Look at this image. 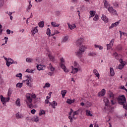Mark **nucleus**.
Instances as JSON below:
<instances>
[{
	"mask_svg": "<svg viewBox=\"0 0 127 127\" xmlns=\"http://www.w3.org/2000/svg\"><path fill=\"white\" fill-rule=\"evenodd\" d=\"M35 99L36 98V95L35 94H34L33 95H30V93H27L26 95V103L27 104V106L28 108H29V109H33V104H32V99Z\"/></svg>",
	"mask_w": 127,
	"mask_h": 127,
	"instance_id": "nucleus-1",
	"label": "nucleus"
},
{
	"mask_svg": "<svg viewBox=\"0 0 127 127\" xmlns=\"http://www.w3.org/2000/svg\"><path fill=\"white\" fill-rule=\"evenodd\" d=\"M117 100L120 105L123 106V108L127 110V104L126 105L125 104H126V103H127V99H126V97L125 96V95H122L119 96Z\"/></svg>",
	"mask_w": 127,
	"mask_h": 127,
	"instance_id": "nucleus-2",
	"label": "nucleus"
},
{
	"mask_svg": "<svg viewBox=\"0 0 127 127\" xmlns=\"http://www.w3.org/2000/svg\"><path fill=\"white\" fill-rule=\"evenodd\" d=\"M84 41H85V40L83 38H80L78 39L76 42V46H78L79 48H87V47H86V46H84L82 45V44L84 43Z\"/></svg>",
	"mask_w": 127,
	"mask_h": 127,
	"instance_id": "nucleus-3",
	"label": "nucleus"
},
{
	"mask_svg": "<svg viewBox=\"0 0 127 127\" xmlns=\"http://www.w3.org/2000/svg\"><path fill=\"white\" fill-rule=\"evenodd\" d=\"M61 67L62 68V69H63L64 72H65V73H69V69H67V67H66V66L65 65V64H63L64 63V62H65V61H64V59L63 58H62L61 59Z\"/></svg>",
	"mask_w": 127,
	"mask_h": 127,
	"instance_id": "nucleus-4",
	"label": "nucleus"
},
{
	"mask_svg": "<svg viewBox=\"0 0 127 127\" xmlns=\"http://www.w3.org/2000/svg\"><path fill=\"white\" fill-rule=\"evenodd\" d=\"M85 52V49L83 48H79L78 49V50H77V52H75V54L79 58H81V57L83 54H84V53Z\"/></svg>",
	"mask_w": 127,
	"mask_h": 127,
	"instance_id": "nucleus-5",
	"label": "nucleus"
},
{
	"mask_svg": "<svg viewBox=\"0 0 127 127\" xmlns=\"http://www.w3.org/2000/svg\"><path fill=\"white\" fill-rule=\"evenodd\" d=\"M108 10L110 12V13H112V14H117V11L113 7H109L108 8Z\"/></svg>",
	"mask_w": 127,
	"mask_h": 127,
	"instance_id": "nucleus-6",
	"label": "nucleus"
},
{
	"mask_svg": "<svg viewBox=\"0 0 127 127\" xmlns=\"http://www.w3.org/2000/svg\"><path fill=\"white\" fill-rule=\"evenodd\" d=\"M120 22H121V20H119L118 21H117L114 23H112L111 26L110 27H109V29H111L112 28H114V27H116L118 26V25H119V24H120Z\"/></svg>",
	"mask_w": 127,
	"mask_h": 127,
	"instance_id": "nucleus-7",
	"label": "nucleus"
},
{
	"mask_svg": "<svg viewBox=\"0 0 127 127\" xmlns=\"http://www.w3.org/2000/svg\"><path fill=\"white\" fill-rule=\"evenodd\" d=\"M106 94V90L103 89L100 92L98 93V97H103Z\"/></svg>",
	"mask_w": 127,
	"mask_h": 127,
	"instance_id": "nucleus-8",
	"label": "nucleus"
},
{
	"mask_svg": "<svg viewBox=\"0 0 127 127\" xmlns=\"http://www.w3.org/2000/svg\"><path fill=\"white\" fill-rule=\"evenodd\" d=\"M48 57L51 61L52 62H53L54 63H56V60H55V58L54 56H52L51 54H49Z\"/></svg>",
	"mask_w": 127,
	"mask_h": 127,
	"instance_id": "nucleus-9",
	"label": "nucleus"
},
{
	"mask_svg": "<svg viewBox=\"0 0 127 127\" xmlns=\"http://www.w3.org/2000/svg\"><path fill=\"white\" fill-rule=\"evenodd\" d=\"M104 102L105 104V107L104 108V110H107V107L110 106V101L108 98L104 99Z\"/></svg>",
	"mask_w": 127,
	"mask_h": 127,
	"instance_id": "nucleus-10",
	"label": "nucleus"
},
{
	"mask_svg": "<svg viewBox=\"0 0 127 127\" xmlns=\"http://www.w3.org/2000/svg\"><path fill=\"white\" fill-rule=\"evenodd\" d=\"M38 27V26H36V27L32 28L31 31V33L32 35H34L35 33H37V32H38V29H37Z\"/></svg>",
	"mask_w": 127,
	"mask_h": 127,
	"instance_id": "nucleus-11",
	"label": "nucleus"
},
{
	"mask_svg": "<svg viewBox=\"0 0 127 127\" xmlns=\"http://www.w3.org/2000/svg\"><path fill=\"white\" fill-rule=\"evenodd\" d=\"M36 67H37V69L39 71H41V70H44L43 67H45V65H41V64H37Z\"/></svg>",
	"mask_w": 127,
	"mask_h": 127,
	"instance_id": "nucleus-12",
	"label": "nucleus"
},
{
	"mask_svg": "<svg viewBox=\"0 0 127 127\" xmlns=\"http://www.w3.org/2000/svg\"><path fill=\"white\" fill-rule=\"evenodd\" d=\"M50 105L49 106H52V108L53 109H55L56 107V106H57V103H56V101H53L52 103L49 102Z\"/></svg>",
	"mask_w": 127,
	"mask_h": 127,
	"instance_id": "nucleus-13",
	"label": "nucleus"
},
{
	"mask_svg": "<svg viewBox=\"0 0 127 127\" xmlns=\"http://www.w3.org/2000/svg\"><path fill=\"white\" fill-rule=\"evenodd\" d=\"M114 42H115V39H112L110 41V44L107 45V48H109V47H113V46L114 45Z\"/></svg>",
	"mask_w": 127,
	"mask_h": 127,
	"instance_id": "nucleus-14",
	"label": "nucleus"
},
{
	"mask_svg": "<svg viewBox=\"0 0 127 127\" xmlns=\"http://www.w3.org/2000/svg\"><path fill=\"white\" fill-rule=\"evenodd\" d=\"M104 111H105V112H108L109 113H111L113 112V109H112V108L111 107V106H110V105H108L106 107V110L104 109Z\"/></svg>",
	"mask_w": 127,
	"mask_h": 127,
	"instance_id": "nucleus-15",
	"label": "nucleus"
},
{
	"mask_svg": "<svg viewBox=\"0 0 127 127\" xmlns=\"http://www.w3.org/2000/svg\"><path fill=\"white\" fill-rule=\"evenodd\" d=\"M102 19L104 21V22H109V19H108V17L106 16L105 15L103 14L102 16Z\"/></svg>",
	"mask_w": 127,
	"mask_h": 127,
	"instance_id": "nucleus-16",
	"label": "nucleus"
},
{
	"mask_svg": "<svg viewBox=\"0 0 127 127\" xmlns=\"http://www.w3.org/2000/svg\"><path fill=\"white\" fill-rule=\"evenodd\" d=\"M75 101H76V100L75 99L72 100V99H68L66 101V103L69 105H71V104H73V103H75Z\"/></svg>",
	"mask_w": 127,
	"mask_h": 127,
	"instance_id": "nucleus-17",
	"label": "nucleus"
},
{
	"mask_svg": "<svg viewBox=\"0 0 127 127\" xmlns=\"http://www.w3.org/2000/svg\"><path fill=\"white\" fill-rule=\"evenodd\" d=\"M23 82L27 81L26 85L27 86H28L29 88H31L32 87V84H31V82H29V80L28 79H26V80H23Z\"/></svg>",
	"mask_w": 127,
	"mask_h": 127,
	"instance_id": "nucleus-18",
	"label": "nucleus"
},
{
	"mask_svg": "<svg viewBox=\"0 0 127 127\" xmlns=\"http://www.w3.org/2000/svg\"><path fill=\"white\" fill-rule=\"evenodd\" d=\"M68 25V27L72 30V29H74V28H76V25L75 24L70 25V24L67 23Z\"/></svg>",
	"mask_w": 127,
	"mask_h": 127,
	"instance_id": "nucleus-19",
	"label": "nucleus"
},
{
	"mask_svg": "<svg viewBox=\"0 0 127 127\" xmlns=\"http://www.w3.org/2000/svg\"><path fill=\"white\" fill-rule=\"evenodd\" d=\"M0 101H1V103H2L3 105H4L5 98L3 97V96H2L1 95L0 96Z\"/></svg>",
	"mask_w": 127,
	"mask_h": 127,
	"instance_id": "nucleus-20",
	"label": "nucleus"
},
{
	"mask_svg": "<svg viewBox=\"0 0 127 127\" xmlns=\"http://www.w3.org/2000/svg\"><path fill=\"white\" fill-rule=\"evenodd\" d=\"M110 71L111 76H115V70L113 67L110 68Z\"/></svg>",
	"mask_w": 127,
	"mask_h": 127,
	"instance_id": "nucleus-21",
	"label": "nucleus"
},
{
	"mask_svg": "<svg viewBox=\"0 0 127 127\" xmlns=\"http://www.w3.org/2000/svg\"><path fill=\"white\" fill-rule=\"evenodd\" d=\"M67 93V91L65 90H62L61 92L62 96L63 98H65V95Z\"/></svg>",
	"mask_w": 127,
	"mask_h": 127,
	"instance_id": "nucleus-22",
	"label": "nucleus"
},
{
	"mask_svg": "<svg viewBox=\"0 0 127 127\" xmlns=\"http://www.w3.org/2000/svg\"><path fill=\"white\" fill-rule=\"evenodd\" d=\"M89 13H90V17H93L95 16V14H96V11H90Z\"/></svg>",
	"mask_w": 127,
	"mask_h": 127,
	"instance_id": "nucleus-23",
	"label": "nucleus"
},
{
	"mask_svg": "<svg viewBox=\"0 0 127 127\" xmlns=\"http://www.w3.org/2000/svg\"><path fill=\"white\" fill-rule=\"evenodd\" d=\"M39 27H44V21H42L38 23Z\"/></svg>",
	"mask_w": 127,
	"mask_h": 127,
	"instance_id": "nucleus-24",
	"label": "nucleus"
},
{
	"mask_svg": "<svg viewBox=\"0 0 127 127\" xmlns=\"http://www.w3.org/2000/svg\"><path fill=\"white\" fill-rule=\"evenodd\" d=\"M93 73L95 74V75H96V77H98L99 79L100 74H99V72H98V70H97V69L93 70Z\"/></svg>",
	"mask_w": 127,
	"mask_h": 127,
	"instance_id": "nucleus-25",
	"label": "nucleus"
},
{
	"mask_svg": "<svg viewBox=\"0 0 127 127\" xmlns=\"http://www.w3.org/2000/svg\"><path fill=\"white\" fill-rule=\"evenodd\" d=\"M51 24L53 26H54V27H58L60 25V24H56V23H55L54 22H52Z\"/></svg>",
	"mask_w": 127,
	"mask_h": 127,
	"instance_id": "nucleus-26",
	"label": "nucleus"
},
{
	"mask_svg": "<svg viewBox=\"0 0 127 127\" xmlns=\"http://www.w3.org/2000/svg\"><path fill=\"white\" fill-rule=\"evenodd\" d=\"M86 116H88L89 117H93V115L91 114V111L87 110H86Z\"/></svg>",
	"mask_w": 127,
	"mask_h": 127,
	"instance_id": "nucleus-27",
	"label": "nucleus"
},
{
	"mask_svg": "<svg viewBox=\"0 0 127 127\" xmlns=\"http://www.w3.org/2000/svg\"><path fill=\"white\" fill-rule=\"evenodd\" d=\"M46 34H47V35L49 36H51V31L49 28H48L47 30Z\"/></svg>",
	"mask_w": 127,
	"mask_h": 127,
	"instance_id": "nucleus-28",
	"label": "nucleus"
},
{
	"mask_svg": "<svg viewBox=\"0 0 127 127\" xmlns=\"http://www.w3.org/2000/svg\"><path fill=\"white\" fill-rule=\"evenodd\" d=\"M31 120L32 122H35L36 123H37L39 121V119H38V117H36V118H31Z\"/></svg>",
	"mask_w": 127,
	"mask_h": 127,
	"instance_id": "nucleus-29",
	"label": "nucleus"
},
{
	"mask_svg": "<svg viewBox=\"0 0 127 127\" xmlns=\"http://www.w3.org/2000/svg\"><path fill=\"white\" fill-rule=\"evenodd\" d=\"M16 105H17L18 107H20V101L19 98H18L16 101Z\"/></svg>",
	"mask_w": 127,
	"mask_h": 127,
	"instance_id": "nucleus-30",
	"label": "nucleus"
},
{
	"mask_svg": "<svg viewBox=\"0 0 127 127\" xmlns=\"http://www.w3.org/2000/svg\"><path fill=\"white\" fill-rule=\"evenodd\" d=\"M125 65H126L125 64H119V69L120 70H122V69H123V68H124V67H125Z\"/></svg>",
	"mask_w": 127,
	"mask_h": 127,
	"instance_id": "nucleus-31",
	"label": "nucleus"
},
{
	"mask_svg": "<svg viewBox=\"0 0 127 127\" xmlns=\"http://www.w3.org/2000/svg\"><path fill=\"white\" fill-rule=\"evenodd\" d=\"M22 85H23V83H18L16 84L17 88H21L22 87Z\"/></svg>",
	"mask_w": 127,
	"mask_h": 127,
	"instance_id": "nucleus-32",
	"label": "nucleus"
},
{
	"mask_svg": "<svg viewBox=\"0 0 127 127\" xmlns=\"http://www.w3.org/2000/svg\"><path fill=\"white\" fill-rule=\"evenodd\" d=\"M97 54L95 52H90L88 54V56H95V55H97Z\"/></svg>",
	"mask_w": 127,
	"mask_h": 127,
	"instance_id": "nucleus-33",
	"label": "nucleus"
},
{
	"mask_svg": "<svg viewBox=\"0 0 127 127\" xmlns=\"http://www.w3.org/2000/svg\"><path fill=\"white\" fill-rule=\"evenodd\" d=\"M16 77L19 78V79L21 80V78L22 77V74L21 73H19L16 75Z\"/></svg>",
	"mask_w": 127,
	"mask_h": 127,
	"instance_id": "nucleus-34",
	"label": "nucleus"
},
{
	"mask_svg": "<svg viewBox=\"0 0 127 127\" xmlns=\"http://www.w3.org/2000/svg\"><path fill=\"white\" fill-rule=\"evenodd\" d=\"M15 116L17 119H21V118H22V116L19 115V112L17 113Z\"/></svg>",
	"mask_w": 127,
	"mask_h": 127,
	"instance_id": "nucleus-35",
	"label": "nucleus"
},
{
	"mask_svg": "<svg viewBox=\"0 0 127 127\" xmlns=\"http://www.w3.org/2000/svg\"><path fill=\"white\" fill-rule=\"evenodd\" d=\"M66 41H68V37L67 36H65L64 38L63 39L62 42L63 43H64V42H66Z\"/></svg>",
	"mask_w": 127,
	"mask_h": 127,
	"instance_id": "nucleus-36",
	"label": "nucleus"
},
{
	"mask_svg": "<svg viewBox=\"0 0 127 127\" xmlns=\"http://www.w3.org/2000/svg\"><path fill=\"white\" fill-rule=\"evenodd\" d=\"M26 61L28 63H31V62H32V61H33V60H32V59H30V58H26Z\"/></svg>",
	"mask_w": 127,
	"mask_h": 127,
	"instance_id": "nucleus-37",
	"label": "nucleus"
},
{
	"mask_svg": "<svg viewBox=\"0 0 127 127\" xmlns=\"http://www.w3.org/2000/svg\"><path fill=\"white\" fill-rule=\"evenodd\" d=\"M104 7H108L109 6V4L108 3V2L106 0H104Z\"/></svg>",
	"mask_w": 127,
	"mask_h": 127,
	"instance_id": "nucleus-38",
	"label": "nucleus"
},
{
	"mask_svg": "<svg viewBox=\"0 0 127 127\" xmlns=\"http://www.w3.org/2000/svg\"><path fill=\"white\" fill-rule=\"evenodd\" d=\"M99 20V16L96 14L94 17L93 18V20H94V21H97V20Z\"/></svg>",
	"mask_w": 127,
	"mask_h": 127,
	"instance_id": "nucleus-39",
	"label": "nucleus"
},
{
	"mask_svg": "<svg viewBox=\"0 0 127 127\" xmlns=\"http://www.w3.org/2000/svg\"><path fill=\"white\" fill-rule=\"evenodd\" d=\"M72 70H74V74H76V73H77L78 71H79V69H78V68H74L73 67H72Z\"/></svg>",
	"mask_w": 127,
	"mask_h": 127,
	"instance_id": "nucleus-40",
	"label": "nucleus"
},
{
	"mask_svg": "<svg viewBox=\"0 0 127 127\" xmlns=\"http://www.w3.org/2000/svg\"><path fill=\"white\" fill-rule=\"evenodd\" d=\"M78 111H76L74 112H73V119H74V120H76V118H75V116L78 115Z\"/></svg>",
	"mask_w": 127,
	"mask_h": 127,
	"instance_id": "nucleus-41",
	"label": "nucleus"
},
{
	"mask_svg": "<svg viewBox=\"0 0 127 127\" xmlns=\"http://www.w3.org/2000/svg\"><path fill=\"white\" fill-rule=\"evenodd\" d=\"M33 71L34 70L28 68L26 70V72H27V73H33Z\"/></svg>",
	"mask_w": 127,
	"mask_h": 127,
	"instance_id": "nucleus-42",
	"label": "nucleus"
},
{
	"mask_svg": "<svg viewBox=\"0 0 127 127\" xmlns=\"http://www.w3.org/2000/svg\"><path fill=\"white\" fill-rule=\"evenodd\" d=\"M50 87V83H46L45 84V86L43 87V88H49Z\"/></svg>",
	"mask_w": 127,
	"mask_h": 127,
	"instance_id": "nucleus-43",
	"label": "nucleus"
},
{
	"mask_svg": "<svg viewBox=\"0 0 127 127\" xmlns=\"http://www.w3.org/2000/svg\"><path fill=\"white\" fill-rule=\"evenodd\" d=\"M40 112L41 113H39V116H42V115H44L45 114V111L43 110H41Z\"/></svg>",
	"mask_w": 127,
	"mask_h": 127,
	"instance_id": "nucleus-44",
	"label": "nucleus"
},
{
	"mask_svg": "<svg viewBox=\"0 0 127 127\" xmlns=\"http://www.w3.org/2000/svg\"><path fill=\"white\" fill-rule=\"evenodd\" d=\"M3 3H4V1L3 0H0V7L3 5Z\"/></svg>",
	"mask_w": 127,
	"mask_h": 127,
	"instance_id": "nucleus-45",
	"label": "nucleus"
},
{
	"mask_svg": "<svg viewBox=\"0 0 127 127\" xmlns=\"http://www.w3.org/2000/svg\"><path fill=\"white\" fill-rule=\"evenodd\" d=\"M2 28V26L0 24V35H1L2 31L3 30L1 29Z\"/></svg>",
	"mask_w": 127,
	"mask_h": 127,
	"instance_id": "nucleus-46",
	"label": "nucleus"
},
{
	"mask_svg": "<svg viewBox=\"0 0 127 127\" xmlns=\"http://www.w3.org/2000/svg\"><path fill=\"white\" fill-rule=\"evenodd\" d=\"M113 55L114 57H115L116 59H118V53L117 52H115L113 54Z\"/></svg>",
	"mask_w": 127,
	"mask_h": 127,
	"instance_id": "nucleus-47",
	"label": "nucleus"
},
{
	"mask_svg": "<svg viewBox=\"0 0 127 127\" xmlns=\"http://www.w3.org/2000/svg\"><path fill=\"white\" fill-rule=\"evenodd\" d=\"M68 119L70 120V123H73V117H72V116H69L68 117Z\"/></svg>",
	"mask_w": 127,
	"mask_h": 127,
	"instance_id": "nucleus-48",
	"label": "nucleus"
},
{
	"mask_svg": "<svg viewBox=\"0 0 127 127\" xmlns=\"http://www.w3.org/2000/svg\"><path fill=\"white\" fill-rule=\"evenodd\" d=\"M9 100H10L9 97H8L7 98H5V103H6V102H9Z\"/></svg>",
	"mask_w": 127,
	"mask_h": 127,
	"instance_id": "nucleus-49",
	"label": "nucleus"
},
{
	"mask_svg": "<svg viewBox=\"0 0 127 127\" xmlns=\"http://www.w3.org/2000/svg\"><path fill=\"white\" fill-rule=\"evenodd\" d=\"M60 14H61V12H60V11H57L56 12V15H57V16H59Z\"/></svg>",
	"mask_w": 127,
	"mask_h": 127,
	"instance_id": "nucleus-50",
	"label": "nucleus"
},
{
	"mask_svg": "<svg viewBox=\"0 0 127 127\" xmlns=\"http://www.w3.org/2000/svg\"><path fill=\"white\" fill-rule=\"evenodd\" d=\"M94 47H95V48H103V47H102V46H99L97 45H95Z\"/></svg>",
	"mask_w": 127,
	"mask_h": 127,
	"instance_id": "nucleus-51",
	"label": "nucleus"
},
{
	"mask_svg": "<svg viewBox=\"0 0 127 127\" xmlns=\"http://www.w3.org/2000/svg\"><path fill=\"white\" fill-rule=\"evenodd\" d=\"M113 5L114 6H115V7H119V4L118 3V2H114L113 3Z\"/></svg>",
	"mask_w": 127,
	"mask_h": 127,
	"instance_id": "nucleus-52",
	"label": "nucleus"
},
{
	"mask_svg": "<svg viewBox=\"0 0 127 127\" xmlns=\"http://www.w3.org/2000/svg\"><path fill=\"white\" fill-rule=\"evenodd\" d=\"M11 95V90H10V89H9L8 91V96L9 97H10Z\"/></svg>",
	"mask_w": 127,
	"mask_h": 127,
	"instance_id": "nucleus-53",
	"label": "nucleus"
},
{
	"mask_svg": "<svg viewBox=\"0 0 127 127\" xmlns=\"http://www.w3.org/2000/svg\"><path fill=\"white\" fill-rule=\"evenodd\" d=\"M36 112V110H35V109H33L31 111V114H32V115H34Z\"/></svg>",
	"mask_w": 127,
	"mask_h": 127,
	"instance_id": "nucleus-54",
	"label": "nucleus"
},
{
	"mask_svg": "<svg viewBox=\"0 0 127 127\" xmlns=\"http://www.w3.org/2000/svg\"><path fill=\"white\" fill-rule=\"evenodd\" d=\"M6 65L7 66V67H9L10 66V64L9 63V61L6 62Z\"/></svg>",
	"mask_w": 127,
	"mask_h": 127,
	"instance_id": "nucleus-55",
	"label": "nucleus"
},
{
	"mask_svg": "<svg viewBox=\"0 0 127 127\" xmlns=\"http://www.w3.org/2000/svg\"><path fill=\"white\" fill-rule=\"evenodd\" d=\"M50 69H51V71L52 72H53V71H54L55 70V68L54 67H53V66L51 65V66L50 67Z\"/></svg>",
	"mask_w": 127,
	"mask_h": 127,
	"instance_id": "nucleus-56",
	"label": "nucleus"
},
{
	"mask_svg": "<svg viewBox=\"0 0 127 127\" xmlns=\"http://www.w3.org/2000/svg\"><path fill=\"white\" fill-rule=\"evenodd\" d=\"M76 13L78 14V16H79V17L80 18V17H81V15H80V11L79 10H77L76 11Z\"/></svg>",
	"mask_w": 127,
	"mask_h": 127,
	"instance_id": "nucleus-57",
	"label": "nucleus"
},
{
	"mask_svg": "<svg viewBox=\"0 0 127 127\" xmlns=\"http://www.w3.org/2000/svg\"><path fill=\"white\" fill-rule=\"evenodd\" d=\"M119 62L121 63V64H125L124 63V61H123V59H120V60H119Z\"/></svg>",
	"mask_w": 127,
	"mask_h": 127,
	"instance_id": "nucleus-58",
	"label": "nucleus"
},
{
	"mask_svg": "<svg viewBox=\"0 0 127 127\" xmlns=\"http://www.w3.org/2000/svg\"><path fill=\"white\" fill-rule=\"evenodd\" d=\"M6 33H7V34H10V30L7 29L6 30Z\"/></svg>",
	"mask_w": 127,
	"mask_h": 127,
	"instance_id": "nucleus-59",
	"label": "nucleus"
},
{
	"mask_svg": "<svg viewBox=\"0 0 127 127\" xmlns=\"http://www.w3.org/2000/svg\"><path fill=\"white\" fill-rule=\"evenodd\" d=\"M45 104H49V99H46L45 101Z\"/></svg>",
	"mask_w": 127,
	"mask_h": 127,
	"instance_id": "nucleus-60",
	"label": "nucleus"
},
{
	"mask_svg": "<svg viewBox=\"0 0 127 127\" xmlns=\"http://www.w3.org/2000/svg\"><path fill=\"white\" fill-rule=\"evenodd\" d=\"M48 75H49L50 76H52V75H53V72H49L48 73Z\"/></svg>",
	"mask_w": 127,
	"mask_h": 127,
	"instance_id": "nucleus-61",
	"label": "nucleus"
},
{
	"mask_svg": "<svg viewBox=\"0 0 127 127\" xmlns=\"http://www.w3.org/2000/svg\"><path fill=\"white\" fill-rule=\"evenodd\" d=\"M121 89H122V90H126V87H125V86L122 85L121 86Z\"/></svg>",
	"mask_w": 127,
	"mask_h": 127,
	"instance_id": "nucleus-62",
	"label": "nucleus"
},
{
	"mask_svg": "<svg viewBox=\"0 0 127 127\" xmlns=\"http://www.w3.org/2000/svg\"><path fill=\"white\" fill-rule=\"evenodd\" d=\"M81 9H82V10H84V9H85V6L82 5L80 7Z\"/></svg>",
	"mask_w": 127,
	"mask_h": 127,
	"instance_id": "nucleus-63",
	"label": "nucleus"
},
{
	"mask_svg": "<svg viewBox=\"0 0 127 127\" xmlns=\"http://www.w3.org/2000/svg\"><path fill=\"white\" fill-rule=\"evenodd\" d=\"M110 98H113V97H114V94H113L112 93H111L110 94Z\"/></svg>",
	"mask_w": 127,
	"mask_h": 127,
	"instance_id": "nucleus-64",
	"label": "nucleus"
}]
</instances>
